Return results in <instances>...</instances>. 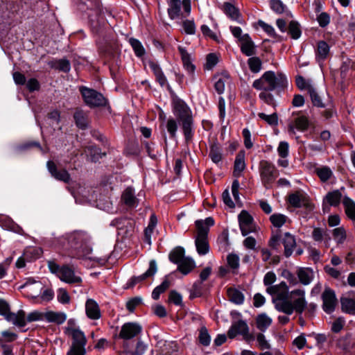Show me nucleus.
Instances as JSON below:
<instances>
[{
    "label": "nucleus",
    "mask_w": 355,
    "mask_h": 355,
    "mask_svg": "<svg viewBox=\"0 0 355 355\" xmlns=\"http://www.w3.org/2000/svg\"><path fill=\"white\" fill-rule=\"evenodd\" d=\"M173 112L181 125L185 141L189 143L193 137V118L190 107L180 98L173 100Z\"/></svg>",
    "instance_id": "obj_1"
},
{
    "label": "nucleus",
    "mask_w": 355,
    "mask_h": 355,
    "mask_svg": "<svg viewBox=\"0 0 355 355\" xmlns=\"http://www.w3.org/2000/svg\"><path fill=\"white\" fill-rule=\"evenodd\" d=\"M287 83V78L282 73L268 71L254 81L252 87L257 90L273 91L277 87H286Z\"/></svg>",
    "instance_id": "obj_2"
},
{
    "label": "nucleus",
    "mask_w": 355,
    "mask_h": 355,
    "mask_svg": "<svg viewBox=\"0 0 355 355\" xmlns=\"http://www.w3.org/2000/svg\"><path fill=\"white\" fill-rule=\"evenodd\" d=\"M61 245L66 248L82 252L83 254H88L92 252L89 245V237L81 231H76L67 234L62 238Z\"/></svg>",
    "instance_id": "obj_3"
},
{
    "label": "nucleus",
    "mask_w": 355,
    "mask_h": 355,
    "mask_svg": "<svg viewBox=\"0 0 355 355\" xmlns=\"http://www.w3.org/2000/svg\"><path fill=\"white\" fill-rule=\"evenodd\" d=\"M307 302L305 298V291L303 289H295L289 292V295L284 303L280 312L291 315L294 311L302 314L305 310Z\"/></svg>",
    "instance_id": "obj_4"
},
{
    "label": "nucleus",
    "mask_w": 355,
    "mask_h": 355,
    "mask_svg": "<svg viewBox=\"0 0 355 355\" xmlns=\"http://www.w3.org/2000/svg\"><path fill=\"white\" fill-rule=\"evenodd\" d=\"M80 9L85 10V7L92 12L89 14V19L92 29L98 32L104 22L103 9L99 0H80Z\"/></svg>",
    "instance_id": "obj_5"
},
{
    "label": "nucleus",
    "mask_w": 355,
    "mask_h": 355,
    "mask_svg": "<svg viewBox=\"0 0 355 355\" xmlns=\"http://www.w3.org/2000/svg\"><path fill=\"white\" fill-rule=\"evenodd\" d=\"M266 292L272 296V302L277 311L280 312L284 303L289 295L288 286L282 282L278 284L268 286Z\"/></svg>",
    "instance_id": "obj_6"
},
{
    "label": "nucleus",
    "mask_w": 355,
    "mask_h": 355,
    "mask_svg": "<svg viewBox=\"0 0 355 355\" xmlns=\"http://www.w3.org/2000/svg\"><path fill=\"white\" fill-rule=\"evenodd\" d=\"M259 171L263 186L266 189L271 188L279 175L275 165L267 160H261L259 164Z\"/></svg>",
    "instance_id": "obj_7"
},
{
    "label": "nucleus",
    "mask_w": 355,
    "mask_h": 355,
    "mask_svg": "<svg viewBox=\"0 0 355 355\" xmlns=\"http://www.w3.org/2000/svg\"><path fill=\"white\" fill-rule=\"evenodd\" d=\"M168 14L171 19L185 18L191 12V0H169Z\"/></svg>",
    "instance_id": "obj_8"
},
{
    "label": "nucleus",
    "mask_w": 355,
    "mask_h": 355,
    "mask_svg": "<svg viewBox=\"0 0 355 355\" xmlns=\"http://www.w3.org/2000/svg\"><path fill=\"white\" fill-rule=\"evenodd\" d=\"M310 125V121L306 114L302 111L293 112L288 119V131L290 134H295L296 130L304 132Z\"/></svg>",
    "instance_id": "obj_9"
},
{
    "label": "nucleus",
    "mask_w": 355,
    "mask_h": 355,
    "mask_svg": "<svg viewBox=\"0 0 355 355\" xmlns=\"http://www.w3.org/2000/svg\"><path fill=\"white\" fill-rule=\"evenodd\" d=\"M79 90L85 103L89 107H101L107 104L106 98L100 92L84 86L80 87Z\"/></svg>",
    "instance_id": "obj_10"
},
{
    "label": "nucleus",
    "mask_w": 355,
    "mask_h": 355,
    "mask_svg": "<svg viewBox=\"0 0 355 355\" xmlns=\"http://www.w3.org/2000/svg\"><path fill=\"white\" fill-rule=\"evenodd\" d=\"M197 236L196 237V246L197 252L200 255H205L209 252L207 235L209 230L203 226L202 222H196Z\"/></svg>",
    "instance_id": "obj_11"
},
{
    "label": "nucleus",
    "mask_w": 355,
    "mask_h": 355,
    "mask_svg": "<svg viewBox=\"0 0 355 355\" xmlns=\"http://www.w3.org/2000/svg\"><path fill=\"white\" fill-rule=\"evenodd\" d=\"M237 335H241L243 339L248 342L254 340L253 335L249 332L248 325L243 320L233 322L227 331L230 338H234Z\"/></svg>",
    "instance_id": "obj_12"
},
{
    "label": "nucleus",
    "mask_w": 355,
    "mask_h": 355,
    "mask_svg": "<svg viewBox=\"0 0 355 355\" xmlns=\"http://www.w3.org/2000/svg\"><path fill=\"white\" fill-rule=\"evenodd\" d=\"M239 222L243 236H246L255 231L253 218L247 211H241L239 215Z\"/></svg>",
    "instance_id": "obj_13"
},
{
    "label": "nucleus",
    "mask_w": 355,
    "mask_h": 355,
    "mask_svg": "<svg viewBox=\"0 0 355 355\" xmlns=\"http://www.w3.org/2000/svg\"><path fill=\"white\" fill-rule=\"evenodd\" d=\"M322 299L323 310L327 313H332L335 310L337 304L335 292L331 288H325L322 295Z\"/></svg>",
    "instance_id": "obj_14"
},
{
    "label": "nucleus",
    "mask_w": 355,
    "mask_h": 355,
    "mask_svg": "<svg viewBox=\"0 0 355 355\" xmlns=\"http://www.w3.org/2000/svg\"><path fill=\"white\" fill-rule=\"evenodd\" d=\"M141 329V327L137 323L127 322L121 327L119 336L124 340H129L139 335Z\"/></svg>",
    "instance_id": "obj_15"
},
{
    "label": "nucleus",
    "mask_w": 355,
    "mask_h": 355,
    "mask_svg": "<svg viewBox=\"0 0 355 355\" xmlns=\"http://www.w3.org/2000/svg\"><path fill=\"white\" fill-rule=\"evenodd\" d=\"M289 204L296 208L305 207L309 209L312 208V205L309 202L308 198L301 191H296L288 196Z\"/></svg>",
    "instance_id": "obj_16"
},
{
    "label": "nucleus",
    "mask_w": 355,
    "mask_h": 355,
    "mask_svg": "<svg viewBox=\"0 0 355 355\" xmlns=\"http://www.w3.org/2000/svg\"><path fill=\"white\" fill-rule=\"evenodd\" d=\"M59 279L67 284H80L82 279L75 275L74 270L68 266L61 267V272L59 274Z\"/></svg>",
    "instance_id": "obj_17"
},
{
    "label": "nucleus",
    "mask_w": 355,
    "mask_h": 355,
    "mask_svg": "<svg viewBox=\"0 0 355 355\" xmlns=\"http://www.w3.org/2000/svg\"><path fill=\"white\" fill-rule=\"evenodd\" d=\"M46 167L51 176L55 179L62 181L65 183H69L71 180V177L68 171L65 169L58 170L55 164L53 161H48Z\"/></svg>",
    "instance_id": "obj_18"
},
{
    "label": "nucleus",
    "mask_w": 355,
    "mask_h": 355,
    "mask_svg": "<svg viewBox=\"0 0 355 355\" xmlns=\"http://www.w3.org/2000/svg\"><path fill=\"white\" fill-rule=\"evenodd\" d=\"M345 191V187H341L340 189H336L332 191L328 192L323 199V205L328 204L329 206L338 207L340 204L342 199L345 196L343 192Z\"/></svg>",
    "instance_id": "obj_19"
},
{
    "label": "nucleus",
    "mask_w": 355,
    "mask_h": 355,
    "mask_svg": "<svg viewBox=\"0 0 355 355\" xmlns=\"http://www.w3.org/2000/svg\"><path fill=\"white\" fill-rule=\"evenodd\" d=\"M67 331L69 334L72 337V343L71 346L85 348L87 338L82 331L76 328H69Z\"/></svg>",
    "instance_id": "obj_20"
},
{
    "label": "nucleus",
    "mask_w": 355,
    "mask_h": 355,
    "mask_svg": "<svg viewBox=\"0 0 355 355\" xmlns=\"http://www.w3.org/2000/svg\"><path fill=\"white\" fill-rule=\"evenodd\" d=\"M157 270V268L155 261L151 260L149 263V268L147 271L139 276L132 277L128 283V287H133L135 285L141 282L146 278L153 277L156 273Z\"/></svg>",
    "instance_id": "obj_21"
},
{
    "label": "nucleus",
    "mask_w": 355,
    "mask_h": 355,
    "mask_svg": "<svg viewBox=\"0 0 355 355\" xmlns=\"http://www.w3.org/2000/svg\"><path fill=\"white\" fill-rule=\"evenodd\" d=\"M241 51L246 56H252L256 53V46L248 34L243 35L241 38Z\"/></svg>",
    "instance_id": "obj_22"
},
{
    "label": "nucleus",
    "mask_w": 355,
    "mask_h": 355,
    "mask_svg": "<svg viewBox=\"0 0 355 355\" xmlns=\"http://www.w3.org/2000/svg\"><path fill=\"white\" fill-rule=\"evenodd\" d=\"M21 288H26V295L27 297L37 300L41 294L42 289V284L39 282H31L30 281L25 283L21 286Z\"/></svg>",
    "instance_id": "obj_23"
},
{
    "label": "nucleus",
    "mask_w": 355,
    "mask_h": 355,
    "mask_svg": "<svg viewBox=\"0 0 355 355\" xmlns=\"http://www.w3.org/2000/svg\"><path fill=\"white\" fill-rule=\"evenodd\" d=\"M4 317L8 321L20 327H24L26 324L25 313L22 310L19 311L17 313H11L8 310Z\"/></svg>",
    "instance_id": "obj_24"
},
{
    "label": "nucleus",
    "mask_w": 355,
    "mask_h": 355,
    "mask_svg": "<svg viewBox=\"0 0 355 355\" xmlns=\"http://www.w3.org/2000/svg\"><path fill=\"white\" fill-rule=\"evenodd\" d=\"M86 313L88 318L97 320L101 317V312L98 304L92 299H89L85 304Z\"/></svg>",
    "instance_id": "obj_25"
},
{
    "label": "nucleus",
    "mask_w": 355,
    "mask_h": 355,
    "mask_svg": "<svg viewBox=\"0 0 355 355\" xmlns=\"http://www.w3.org/2000/svg\"><path fill=\"white\" fill-rule=\"evenodd\" d=\"M298 282L303 285L309 284L313 279V271L309 268H300L297 271Z\"/></svg>",
    "instance_id": "obj_26"
},
{
    "label": "nucleus",
    "mask_w": 355,
    "mask_h": 355,
    "mask_svg": "<svg viewBox=\"0 0 355 355\" xmlns=\"http://www.w3.org/2000/svg\"><path fill=\"white\" fill-rule=\"evenodd\" d=\"M121 200L129 207H134L138 205V200L135 196V191L131 187H128L125 189L122 194Z\"/></svg>",
    "instance_id": "obj_27"
},
{
    "label": "nucleus",
    "mask_w": 355,
    "mask_h": 355,
    "mask_svg": "<svg viewBox=\"0 0 355 355\" xmlns=\"http://www.w3.org/2000/svg\"><path fill=\"white\" fill-rule=\"evenodd\" d=\"M148 66L153 72L156 80L162 87L164 86L167 83V80L159 65L154 61H149Z\"/></svg>",
    "instance_id": "obj_28"
},
{
    "label": "nucleus",
    "mask_w": 355,
    "mask_h": 355,
    "mask_svg": "<svg viewBox=\"0 0 355 355\" xmlns=\"http://www.w3.org/2000/svg\"><path fill=\"white\" fill-rule=\"evenodd\" d=\"M245 153L244 150H241L236 156L234 166V175L239 177L245 168Z\"/></svg>",
    "instance_id": "obj_29"
},
{
    "label": "nucleus",
    "mask_w": 355,
    "mask_h": 355,
    "mask_svg": "<svg viewBox=\"0 0 355 355\" xmlns=\"http://www.w3.org/2000/svg\"><path fill=\"white\" fill-rule=\"evenodd\" d=\"M283 243L284 254L286 257H288L292 254L293 249L296 245L295 237L288 232L286 233L283 239Z\"/></svg>",
    "instance_id": "obj_30"
},
{
    "label": "nucleus",
    "mask_w": 355,
    "mask_h": 355,
    "mask_svg": "<svg viewBox=\"0 0 355 355\" xmlns=\"http://www.w3.org/2000/svg\"><path fill=\"white\" fill-rule=\"evenodd\" d=\"M342 202L347 217L355 221V202L347 196L343 197Z\"/></svg>",
    "instance_id": "obj_31"
},
{
    "label": "nucleus",
    "mask_w": 355,
    "mask_h": 355,
    "mask_svg": "<svg viewBox=\"0 0 355 355\" xmlns=\"http://www.w3.org/2000/svg\"><path fill=\"white\" fill-rule=\"evenodd\" d=\"M229 300L236 304H242L244 302V295L235 288H229L227 291Z\"/></svg>",
    "instance_id": "obj_32"
},
{
    "label": "nucleus",
    "mask_w": 355,
    "mask_h": 355,
    "mask_svg": "<svg viewBox=\"0 0 355 355\" xmlns=\"http://www.w3.org/2000/svg\"><path fill=\"white\" fill-rule=\"evenodd\" d=\"M342 311L345 313L355 315V300L347 297H340Z\"/></svg>",
    "instance_id": "obj_33"
},
{
    "label": "nucleus",
    "mask_w": 355,
    "mask_h": 355,
    "mask_svg": "<svg viewBox=\"0 0 355 355\" xmlns=\"http://www.w3.org/2000/svg\"><path fill=\"white\" fill-rule=\"evenodd\" d=\"M44 319L49 322H55L58 324H60L64 322L67 316L63 313L48 311L44 313Z\"/></svg>",
    "instance_id": "obj_34"
},
{
    "label": "nucleus",
    "mask_w": 355,
    "mask_h": 355,
    "mask_svg": "<svg viewBox=\"0 0 355 355\" xmlns=\"http://www.w3.org/2000/svg\"><path fill=\"white\" fill-rule=\"evenodd\" d=\"M84 153L87 157H89L90 161L94 162H96L103 156L105 155V153L102 154L101 149L96 146L85 147Z\"/></svg>",
    "instance_id": "obj_35"
},
{
    "label": "nucleus",
    "mask_w": 355,
    "mask_h": 355,
    "mask_svg": "<svg viewBox=\"0 0 355 355\" xmlns=\"http://www.w3.org/2000/svg\"><path fill=\"white\" fill-rule=\"evenodd\" d=\"M272 319L266 313H261L257 316V327L261 331H265L272 324Z\"/></svg>",
    "instance_id": "obj_36"
},
{
    "label": "nucleus",
    "mask_w": 355,
    "mask_h": 355,
    "mask_svg": "<svg viewBox=\"0 0 355 355\" xmlns=\"http://www.w3.org/2000/svg\"><path fill=\"white\" fill-rule=\"evenodd\" d=\"M179 50L181 54V58L184 69L189 73L192 74L194 72L195 66L191 62L190 55L183 48H179Z\"/></svg>",
    "instance_id": "obj_37"
},
{
    "label": "nucleus",
    "mask_w": 355,
    "mask_h": 355,
    "mask_svg": "<svg viewBox=\"0 0 355 355\" xmlns=\"http://www.w3.org/2000/svg\"><path fill=\"white\" fill-rule=\"evenodd\" d=\"M329 53V46L324 41H320L317 44L316 58L319 60H324L327 58Z\"/></svg>",
    "instance_id": "obj_38"
},
{
    "label": "nucleus",
    "mask_w": 355,
    "mask_h": 355,
    "mask_svg": "<svg viewBox=\"0 0 355 355\" xmlns=\"http://www.w3.org/2000/svg\"><path fill=\"white\" fill-rule=\"evenodd\" d=\"M196 266L194 261L186 257L178 264V270L184 275L189 273Z\"/></svg>",
    "instance_id": "obj_39"
},
{
    "label": "nucleus",
    "mask_w": 355,
    "mask_h": 355,
    "mask_svg": "<svg viewBox=\"0 0 355 355\" xmlns=\"http://www.w3.org/2000/svg\"><path fill=\"white\" fill-rule=\"evenodd\" d=\"M184 258V250L180 246L175 248L169 254V259L174 263L179 264Z\"/></svg>",
    "instance_id": "obj_40"
},
{
    "label": "nucleus",
    "mask_w": 355,
    "mask_h": 355,
    "mask_svg": "<svg viewBox=\"0 0 355 355\" xmlns=\"http://www.w3.org/2000/svg\"><path fill=\"white\" fill-rule=\"evenodd\" d=\"M78 127L85 129L88 125L87 115L83 110H76L73 115Z\"/></svg>",
    "instance_id": "obj_41"
},
{
    "label": "nucleus",
    "mask_w": 355,
    "mask_h": 355,
    "mask_svg": "<svg viewBox=\"0 0 355 355\" xmlns=\"http://www.w3.org/2000/svg\"><path fill=\"white\" fill-rule=\"evenodd\" d=\"M315 173L323 182L329 180L333 175V172L331 168L326 166L316 168L315 169Z\"/></svg>",
    "instance_id": "obj_42"
},
{
    "label": "nucleus",
    "mask_w": 355,
    "mask_h": 355,
    "mask_svg": "<svg viewBox=\"0 0 355 355\" xmlns=\"http://www.w3.org/2000/svg\"><path fill=\"white\" fill-rule=\"evenodd\" d=\"M307 90L310 95L312 103L314 106L319 107H325V103H323L320 96L318 95L315 89L312 85L307 86Z\"/></svg>",
    "instance_id": "obj_43"
},
{
    "label": "nucleus",
    "mask_w": 355,
    "mask_h": 355,
    "mask_svg": "<svg viewBox=\"0 0 355 355\" xmlns=\"http://www.w3.org/2000/svg\"><path fill=\"white\" fill-rule=\"evenodd\" d=\"M288 220V218L282 214H274L270 216V221L277 228L282 227Z\"/></svg>",
    "instance_id": "obj_44"
},
{
    "label": "nucleus",
    "mask_w": 355,
    "mask_h": 355,
    "mask_svg": "<svg viewBox=\"0 0 355 355\" xmlns=\"http://www.w3.org/2000/svg\"><path fill=\"white\" fill-rule=\"evenodd\" d=\"M165 128L169 134L171 138H175L178 131V123L175 119L170 117L165 123Z\"/></svg>",
    "instance_id": "obj_45"
},
{
    "label": "nucleus",
    "mask_w": 355,
    "mask_h": 355,
    "mask_svg": "<svg viewBox=\"0 0 355 355\" xmlns=\"http://www.w3.org/2000/svg\"><path fill=\"white\" fill-rule=\"evenodd\" d=\"M170 284L169 280L166 278L160 285L154 288L152 293V297L155 300H158L160 295L169 288Z\"/></svg>",
    "instance_id": "obj_46"
},
{
    "label": "nucleus",
    "mask_w": 355,
    "mask_h": 355,
    "mask_svg": "<svg viewBox=\"0 0 355 355\" xmlns=\"http://www.w3.org/2000/svg\"><path fill=\"white\" fill-rule=\"evenodd\" d=\"M209 157L211 159V160L217 164L220 162L222 159V154H221V149L219 148V146L214 144H212L210 148L209 151Z\"/></svg>",
    "instance_id": "obj_47"
},
{
    "label": "nucleus",
    "mask_w": 355,
    "mask_h": 355,
    "mask_svg": "<svg viewBox=\"0 0 355 355\" xmlns=\"http://www.w3.org/2000/svg\"><path fill=\"white\" fill-rule=\"evenodd\" d=\"M129 43L132 47L137 56L141 57L145 54V49L138 40L130 38L129 40Z\"/></svg>",
    "instance_id": "obj_48"
},
{
    "label": "nucleus",
    "mask_w": 355,
    "mask_h": 355,
    "mask_svg": "<svg viewBox=\"0 0 355 355\" xmlns=\"http://www.w3.org/2000/svg\"><path fill=\"white\" fill-rule=\"evenodd\" d=\"M248 64L252 73H258L261 69L262 62L258 57L250 58L248 60Z\"/></svg>",
    "instance_id": "obj_49"
},
{
    "label": "nucleus",
    "mask_w": 355,
    "mask_h": 355,
    "mask_svg": "<svg viewBox=\"0 0 355 355\" xmlns=\"http://www.w3.org/2000/svg\"><path fill=\"white\" fill-rule=\"evenodd\" d=\"M42 251L41 248H28L24 252V256L28 261H31V259H37L40 257Z\"/></svg>",
    "instance_id": "obj_50"
},
{
    "label": "nucleus",
    "mask_w": 355,
    "mask_h": 355,
    "mask_svg": "<svg viewBox=\"0 0 355 355\" xmlns=\"http://www.w3.org/2000/svg\"><path fill=\"white\" fill-rule=\"evenodd\" d=\"M288 33L294 40L298 39L301 35L299 24L297 21H291L288 26Z\"/></svg>",
    "instance_id": "obj_51"
},
{
    "label": "nucleus",
    "mask_w": 355,
    "mask_h": 355,
    "mask_svg": "<svg viewBox=\"0 0 355 355\" xmlns=\"http://www.w3.org/2000/svg\"><path fill=\"white\" fill-rule=\"evenodd\" d=\"M199 342L204 346H208L210 343L211 338L208 330L205 327H202L199 331Z\"/></svg>",
    "instance_id": "obj_52"
},
{
    "label": "nucleus",
    "mask_w": 355,
    "mask_h": 355,
    "mask_svg": "<svg viewBox=\"0 0 355 355\" xmlns=\"http://www.w3.org/2000/svg\"><path fill=\"white\" fill-rule=\"evenodd\" d=\"M224 12L233 19H237L239 17L238 10L231 3H225L223 5Z\"/></svg>",
    "instance_id": "obj_53"
},
{
    "label": "nucleus",
    "mask_w": 355,
    "mask_h": 355,
    "mask_svg": "<svg viewBox=\"0 0 355 355\" xmlns=\"http://www.w3.org/2000/svg\"><path fill=\"white\" fill-rule=\"evenodd\" d=\"M202 293V283L200 281L196 282L191 289L190 297H200Z\"/></svg>",
    "instance_id": "obj_54"
},
{
    "label": "nucleus",
    "mask_w": 355,
    "mask_h": 355,
    "mask_svg": "<svg viewBox=\"0 0 355 355\" xmlns=\"http://www.w3.org/2000/svg\"><path fill=\"white\" fill-rule=\"evenodd\" d=\"M258 347L261 350L270 349V345L262 333H259L256 336Z\"/></svg>",
    "instance_id": "obj_55"
},
{
    "label": "nucleus",
    "mask_w": 355,
    "mask_h": 355,
    "mask_svg": "<svg viewBox=\"0 0 355 355\" xmlns=\"http://www.w3.org/2000/svg\"><path fill=\"white\" fill-rule=\"evenodd\" d=\"M334 239L338 243H342L346 239V232L343 227H340L333 230Z\"/></svg>",
    "instance_id": "obj_56"
},
{
    "label": "nucleus",
    "mask_w": 355,
    "mask_h": 355,
    "mask_svg": "<svg viewBox=\"0 0 355 355\" xmlns=\"http://www.w3.org/2000/svg\"><path fill=\"white\" fill-rule=\"evenodd\" d=\"M258 116L270 125H275L278 123V116L275 112L270 115L261 112L259 113Z\"/></svg>",
    "instance_id": "obj_57"
},
{
    "label": "nucleus",
    "mask_w": 355,
    "mask_h": 355,
    "mask_svg": "<svg viewBox=\"0 0 355 355\" xmlns=\"http://www.w3.org/2000/svg\"><path fill=\"white\" fill-rule=\"evenodd\" d=\"M229 82V77H219L214 84L215 89L220 94L223 93L225 90V84Z\"/></svg>",
    "instance_id": "obj_58"
},
{
    "label": "nucleus",
    "mask_w": 355,
    "mask_h": 355,
    "mask_svg": "<svg viewBox=\"0 0 355 355\" xmlns=\"http://www.w3.org/2000/svg\"><path fill=\"white\" fill-rule=\"evenodd\" d=\"M325 110L322 112V115L325 119H329L336 114L334 106L331 101L325 104Z\"/></svg>",
    "instance_id": "obj_59"
},
{
    "label": "nucleus",
    "mask_w": 355,
    "mask_h": 355,
    "mask_svg": "<svg viewBox=\"0 0 355 355\" xmlns=\"http://www.w3.org/2000/svg\"><path fill=\"white\" fill-rule=\"evenodd\" d=\"M270 91H263L261 92L259 96L261 100L264 101L269 105L275 106V100L273 95L270 93Z\"/></svg>",
    "instance_id": "obj_60"
},
{
    "label": "nucleus",
    "mask_w": 355,
    "mask_h": 355,
    "mask_svg": "<svg viewBox=\"0 0 355 355\" xmlns=\"http://www.w3.org/2000/svg\"><path fill=\"white\" fill-rule=\"evenodd\" d=\"M270 5L271 9L278 14L284 12L285 6L281 0H270Z\"/></svg>",
    "instance_id": "obj_61"
},
{
    "label": "nucleus",
    "mask_w": 355,
    "mask_h": 355,
    "mask_svg": "<svg viewBox=\"0 0 355 355\" xmlns=\"http://www.w3.org/2000/svg\"><path fill=\"white\" fill-rule=\"evenodd\" d=\"M55 67L60 71H64V72H68L70 71L71 65L70 62L67 59H60L55 62Z\"/></svg>",
    "instance_id": "obj_62"
},
{
    "label": "nucleus",
    "mask_w": 355,
    "mask_h": 355,
    "mask_svg": "<svg viewBox=\"0 0 355 355\" xmlns=\"http://www.w3.org/2000/svg\"><path fill=\"white\" fill-rule=\"evenodd\" d=\"M168 302L173 303L177 306L182 305V298L180 293L175 291H171L168 295Z\"/></svg>",
    "instance_id": "obj_63"
},
{
    "label": "nucleus",
    "mask_w": 355,
    "mask_h": 355,
    "mask_svg": "<svg viewBox=\"0 0 355 355\" xmlns=\"http://www.w3.org/2000/svg\"><path fill=\"white\" fill-rule=\"evenodd\" d=\"M257 24L261 28H263V30L266 33H268V35H270L274 38H276L277 37V35L275 33V31L272 26L265 23L264 21H263L261 20H259Z\"/></svg>",
    "instance_id": "obj_64"
}]
</instances>
